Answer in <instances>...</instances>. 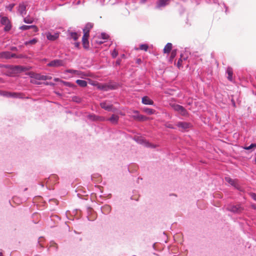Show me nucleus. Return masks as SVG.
Masks as SVG:
<instances>
[{"label":"nucleus","mask_w":256,"mask_h":256,"mask_svg":"<svg viewBox=\"0 0 256 256\" xmlns=\"http://www.w3.org/2000/svg\"><path fill=\"white\" fill-rule=\"evenodd\" d=\"M14 4H10V10H12V8H14Z\"/></svg>","instance_id":"de8ad7c7"},{"label":"nucleus","mask_w":256,"mask_h":256,"mask_svg":"<svg viewBox=\"0 0 256 256\" xmlns=\"http://www.w3.org/2000/svg\"><path fill=\"white\" fill-rule=\"evenodd\" d=\"M69 34L71 38H72L74 40L78 39V35L76 32H70Z\"/></svg>","instance_id":"5701e85b"},{"label":"nucleus","mask_w":256,"mask_h":256,"mask_svg":"<svg viewBox=\"0 0 256 256\" xmlns=\"http://www.w3.org/2000/svg\"><path fill=\"white\" fill-rule=\"evenodd\" d=\"M182 60L180 58L177 62V66L180 68L182 65Z\"/></svg>","instance_id":"4c0bfd02"},{"label":"nucleus","mask_w":256,"mask_h":256,"mask_svg":"<svg viewBox=\"0 0 256 256\" xmlns=\"http://www.w3.org/2000/svg\"><path fill=\"white\" fill-rule=\"evenodd\" d=\"M169 0H159L157 2V8H160L166 6L168 4Z\"/></svg>","instance_id":"ddd939ff"},{"label":"nucleus","mask_w":256,"mask_h":256,"mask_svg":"<svg viewBox=\"0 0 256 256\" xmlns=\"http://www.w3.org/2000/svg\"><path fill=\"white\" fill-rule=\"evenodd\" d=\"M251 207L254 210H256V204H251Z\"/></svg>","instance_id":"a18cd8bd"},{"label":"nucleus","mask_w":256,"mask_h":256,"mask_svg":"<svg viewBox=\"0 0 256 256\" xmlns=\"http://www.w3.org/2000/svg\"><path fill=\"white\" fill-rule=\"evenodd\" d=\"M176 55V50H172L170 56V61L172 62V60L175 58Z\"/></svg>","instance_id":"a878e982"},{"label":"nucleus","mask_w":256,"mask_h":256,"mask_svg":"<svg viewBox=\"0 0 256 256\" xmlns=\"http://www.w3.org/2000/svg\"><path fill=\"white\" fill-rule=\"evenodd\" d=\"M144 111L149 114H152L155 112V110L150 108H145L144 109Z\"/></svg>","instance_id":"b1692460"},{"label":"nucleus","mask_w":256,"mask_h":256,"mask_svg":"<svg viewBox=\"0 0 256 256\" xmlns=\"http://www.w3.org/2000/svg\"><path fill=\"white\" fill-rule=\"evenodd\" d=\"M112 54L113 58H116L118 56V52L116 50H114Z\"/></svg>","instance_id":"e433bc0d"},{"label":"nucleus","mask_w":256,"mask_h":256,"mask_svg":"<svg viewBox=\"0 0 256 256\" xmlns=\"http://www.w3.org/2000/svg\"><path fill=\"white\" fill-rule=\"evenodd\" d=\"M87 82L86 80H81V87H84L86 86Z\"/></svg>","instance_id":"c9c22d12"},{"label":"nucleus","mask_w":256,"mask_h":256,"mask_svg":"<svg viewBox=\"0 0 256 256\" xmlns=\"http://www.w3.org/2000/svg\"><path fill=\"white\" fill-rule=\"evenodd\" d=\"M11 27H12V26L10 24V23L8 24V25H6L5 27L4 28V31L7 32V31L10 30L11 28Z\"/></svg>","instance_id":"473e14b6"},{"label":"nucleus","mask_w":256,"mask_h":256,"mask_svg":"<svg viewBox=\"0 0 256 256\" xmlns=\"http://www.w3.org/2000/svg\"><path fill=\"white\" fill-rule=\"evenodd\" d=\"M256 148V144H252L250 146H244V149L246 150H250L252 148Z\"/></svg>","instance_id":"cd10ccee"},{"label":"nucleus","mask_w":256,"mask_h":256,"mask_svg":"<svg viewBox=\"0 0 256 256\" xmlns=\"http://www.w3.org/2000/svg\"><path fill=\"white\" fill-rule=\"evenodd\" d=\"M64 65V62L61 60H54L48 64L49 66L58 67Z\"/></svg>","instance_id":"7ed1b4c3"},{"label":"nucleus","mask_w":256,"mask_h":256,"mask_svg":"<svg viewBox=\"0 0 256 256\" xmlns=\"http://www.w3.org/2000/svg\"><path fill=\"white\" fill-rule=\"evenodd\" d=\"M1 23L2 24L6 26L10 24V22L7 17L4 16L1 19Z\"/></svg>","instance_id":"a211bd4d"},{"label":"nucleus","mask_w":256,"mask_h":256,"mask_svg":"<svg viewBox=\"0 0 256 256\" xmlns=\"http://www.w3.org/2000/svg\"><path fill=\"white\" fill-rule=\"evenodd\" d=\"M10 96L8 97H12V98H18L20 95V94L16 92H9Z\"/></svg>","instance_id":"7c9ffc66"},{"label":"nucleus","mask_w":256,"mask_h":256,"mask_svg":"<svg viewBox=\"0 0 256 256\" xmlns=\"http://www.w3.org/2000/svg\"><path fill=\"white\" fill-rule=\"evenodd\" d=\"M134 114H136V115H135V116H132V117H133V118H134V119H135V120H138V118H136V117H138V115H139V114H138V111L136 110V111H134Z\"/></svg>","instance_id":"a19ab883"},{"label":"nucleus","mask_w":256,"mask_h":256,"mask_svg":"<svg viewBox=\"0 0 256 256\" xmlns=\"http://www.w3.org/2000/svg\"><path fill=\"white\" fill-rule=\"evenodd\" d=\"M38 42V39L36 38H34L32 40H29V41L26 42H24V44L26 46L29 45V44L30 45H34V44H35Z\"/></svg>","instance_id":"f3484780"},{"label":"nucleus","mask_w":256,"mask_h":256,"mask_svg":"<svg viewBox=\"0 0 256 256\" xmlns=\"http://www.w3.org/2000/svg\"><path fill=\"white\" fill-rule=\"evenodd\" d=\"M250 196L254 200L256 201V194L252 192L250 194Z\"/></svg>","instance_id":"58836bf2"},{"label":"nucleus","mask_w":256,"mask_h":256,"mask_svg":"<svg viewBox=\"0 0 256 256\" xmlns=\"http://www.w3.org/2000/svg\"><path fill=\"white\" fill-rule=\"evenodd\" d=\"M190 124L186 122H178L176 124V126L179 128H181L182 130H186L190 128Z\"/></svg>","instance_id":"1a4fd4ad"},{"label":"nucleus","mask_w":256,"mask_h":256,"mask_svg":"<svg viewBox=\"0 0 256 256\" xmlns=\"http://www.w3.org/2000/svg\"><path fill=\"white\" fill-rule=\"evenodd\" d=\"M66 72H68L74 74H79L78 71L76 70H68Z\"/></svg>","instance_id":"72a5a7b5"},{"label":"nucleus","mask_w":256,"mask_h":256,"mask_svg":"<svg viewBox=\"0 0 256 256\" xmlns=\"http://www.w3.org/2000/svg\"><path fill=\"white\" fill-rule=\"evenodd\" d=\"M0 94L6 97H8L10 96L9 92L4 91H0Z\"/></svg>","instance_id":"2f4dec72"},{"label":"nucleus","mask_w":256,"mask_h":256,"mask_svg":"<svg viewBox=\"0 0 256 256\" xmlns=\"http://www.w3.org/2000/svg\"><path fill=\"white\" fill-rule=\"evenodd\" d=\"M95 218H96V216H92V218H88V219H89L90 220H94Z\"/></svg>","instance_id":"09e8293b"},{"label":"nucleus","mask_w":256,"mask_h":256,"mask_svg":"<svg viewBox=\"0 0 256 256\" xmlns=\"http://www.w3.org/2000/svg\"><path fill=\"white\" fill-rule=\"evenodd\" d=\"M146 0H142V2H146Z\"/></svg>","instance_id":"864d4df0"},{"label":"nucleus","mask_w":256,"mask_h":256,"mask_svg":"<svg viewBox=\"0 0 256 256\" xmlns=\"http://www.w3.org/2000/svg\"><path fill=\"white\" fill-rule=\"evenodd\" d=\"M10 50H13V51H16L17 50V48L16 47H15V46H13V47H12L10 48Z\"/></svg>","instance_id":"c03bdc74"},{"label":"nucleus","mask_w":256,"mask_h":256,"mask_svg":"<svg viewBox=\"0 0 256 256\" xmlns=\"http://www.w3.org/2000/svg\"><path fill=\"white\" fill-rule=\"evenodd\" d=\"M226 72L228 74V80L232 81V69L230 67H228L226 70Z\"/></svg>","instance_id":"4468645a"},{"label":"nucleus","mask_w":256,"mask_h":256,"mask_svg":"<svg viewBox=\"0 0 256 256\" xmlns=\"http://www.w3.org/2000/svg\"><path fill=\"white\" fill-rule=\"evenodd\" d=\"M104 41H102V40H98V41H97V43L99 44H102V43H104Z\"/></svg>","instance_id":"3c124183"},{"label":"nucleus","mask_w":256,"mask_h":256,"mask_svg":"<svg viewBox=\"0 0 256 256\" xmlns=\"http://www.w3.org/2000/svg\"><path fill=\"white\" fill-rule=\"evenodd\" d=\"M94 24L91 22L87 23L82 30L84 35L82 38V43L83 48L86 50H88L90 48L89 42L88 38L90 36V31L93 28Z\"/></svg>","instance_id":"f257e3e1"},{"label":"nucleus","mask_w":256,"mask_h":256,"mask_svg":"<svg viewBox=\"0 0 256 256\" xmlns=\"http://www.w3.org/2000/svg\"><path fill=\"white\" fill-rule=\"evenodd\" d=\"M178 112L183 116H186L188 114V112L182 106L178 111Z\"/></svg>","instance_id":"4be33fe9"},{"label":"nucleus","mask_w":256,"mask_h":256,"mask_svg":"<svg viewBox=\"0 0 256 256\" xmlns=\"http://www.w3.org/2000/svg\"><path fill=\"white\" fill-rule=\"evenodd\" d=\"M32 26L24 25L20 27V29L22 30H25L31 28Z\"/></svg>","instance_id":"c756f323"},{"label":"nucleus","mask_w":256,"mask_h":256,"mask_svg":"<svg viewBox=\"0 0 256 256\" xmlns=\"http://www.w3.org/2000/svg\"><path fill=\"white\" fill-rule=\"evenodd\" d=\"M80 75H81V78H82V72L80 74Z\"/></svg>","instance_id":"4d7b16f0"},{"label":"nucleus","mask_w":256,"mask_h":256,"mask_svg":"<svg viewBox=\"0 0 256 256\" xmlns=\"http://www.w3.org/2000/svg\"><path fill=\"white\" fill-rule=\"evenodd\" d=\"M31 28H34V32H37L38 30V29L37 28V26L34 25H32Z\"/></svg>","instance_id":"ea45409f"},{"label":"nucleus","mask_w":256,"mask_h":256,"mask_svg":"<svg viewBox=\"0 0 256 256\" xmlns=\"http://www.w3.org/2000/svg\"><path fill=\"white\" fill-rule=\"evenodd\" d=\"M136 118H138V120H141V121H144V120H146L148 118L146 117L145 116H144L142 115H138V117H136Z\"/></svg>","instance_id":"c85d7f7f"},{"label":"nucleus","mask_w":256,"mask_h":256,"mask_svg":"<svg viewBox=\"0 0 256 256\" xmlns=\"http://www.w3.org/2000/svg\"><path fill=\"white\" fill-rule=\"evenodd\" d=\"M142 103L144 104L152 105L154 102L152 100L150 99L148 96H144L142 98Z\"/></svg>","instance_id":"9d476101"},{"label":"nucleus","mask_w":256,"mask_h":256,"mask_svg":"<svg viewBox=\"0 0 256 256\" xmlns=\"http://www.w3.org/2000/svg\"><path fill=\"white\" fill-rule=\"evenodd\" d=\"M54 80L55 82H62V80H60V78H54Z\"/></svg>","instance_id":"49530a36"},{"label":"nucleus","mask_w":256,"mask_h":256,"mask_svg":"<svg viewBox=\"0 0 256 256\" xmlns=\"http://www.w3.org/2000/svg\"><path fill=\"white\" fill-rule=\"evenodd\" d=\"M111 210V207L108 205H105L102 207V211L104 213L108 214Z\"/></svg>","instance_id":"aec40b11"},{"label":"nucleus","mask_w":256,"mask_h":256,"mask_svg":"<svg viewBox=\"0 0 256 256\" xmlns=\"http://www.w3.org/2000/svg\"><path fill=\"white\" fill-rule=\"evenodd\" d=\"M136 62L138 64H140L142 63V60L140 58H137L136 60Z\"/></svg>","instance_id":"37998d69"},{"label":"nucleus","mask_w":256,"mask_h":256,"mask_svg":"<svg viewBox=\"0 0 256 256\" xmlns=\"http://www.w3.org/2000/svg\"><path fill=\"white\" fill-rule=\"evenodd\" d=\"M97 88L104 91H108L110 90H114L116 88V86L112 84H108L97 83L95 84Z\"/></svg>","instance_id":"f03ea898"},{"label":"nucleus","mask_w":256,"mask_h":256,"mask_svg":"<svg viewBox=\"0 0 256 256\" xmlns=\"http://www.w3.org/2000/svg\"><path fill=\"white\" fill-rule=\"evenodd\" d=\"M225 180L226 182H228L232 186L238 188V184L236 183V180H232L229 177H226Z\"/></svg>","instance_id":"f8f14e48"},{"label":"nucleus","mask_w":256,"mask_h":256,"mask_svg":"<svg viewBox=\"0 0 256 256\" xmlns=\"http://www.w3.org/2000/svg\"><path fill=\"white\" fill-rule=\"evenodd\" d=\"M76 82L78 84L80 85V80H76Z\"/></svg>","instance_id":"603ef678"},{"label":"nucleus","mask_w":256,"mask_h":256,"mask_svg":"<svg viewBox=\"0 0 256 256\" xmlns=\"http://www.w3.org/2000/svg\"><path fill=\"white\" fill-rule=\"evenodd\" d=\"M148 46L146 44H142L140 46V50H144L145 52H146L148 50Z\"/></svg>","instance_id":"bb28decb"},{"label":"nucleus","mask_w":256,"mask_h":256,"mask_svg":"<svg viewBox=\"0 0 256 256\" xmlns=\"http://www.w3.org/2000/svg\"><path fill=\"white\" fill-rule=\"evenodd\" d=\"M171 106L174 110L178 112L182 106L178 104H172L171 105Z\"/></svg>","instance_id":"393cba45"},{"label":"nucleus","mask_w":256,"mask_h":256,"mask_svg":"<svg viewBox=\"0 0 256 256\" xmlns=\"http://www.w3.org/2000/svg\"><path fill=\"white\" fill-rule=\"evenodd\" d=\"M46 34L48 40L51 41L56 40L59 36V34L57 32L54 33V34H52L50 32H47Z\"/></svg>","instance_id":"423d86ee"},{"label":"nucleus","mask_w":256,"mask_h":256,"mask_svg":"<svg viewBox=\"0 0 256 256\" xmlns=\"http://www.w3.org/2000/svg\"><path fill=\"white\" fill-rule=\"evenodd\" d=\"M31 76L32 78H34L38 80H46L50 79V78H49L48 76L41 75L39 74H33Z\"/></svg>","instance_id":"6e6552de"},{"label":"nucleus","mask_w":256,"mask_h":256,"mask_svg":"<svg viewBox=\"0 0 256 256\" xmlns=\"http://www.w3.org/2000/svg\"><path fill=\"white\" fill-rule=\"evenodd\" d=\"M172 49V44L171 43H168L164 48V53H169Z\"/></svg>","instance_id":"2eb2a0df"},{"label":"nucleus","mask_w":256,"mask_h":256,"mask_svg":"<svg viewBox=\"0 0 256 256\" xmlns=\"http://www.w3.org/2000/svg\"><path fill=\"white\" fill-rule=\"evenodd\" d=\"M24 22L26 24H32L34 22V18L30 16H26L24 18Z\"/></svg>","instance_id":"412c9836"},{"label":"nucleus","mask_w":256,"mask_h":256,"mask_svg":"<svg viewBox=\"0 0 256 256\" xmlns=\"http://www.w3.org/2000/svg\"><path fill=\"white\" fill-rule=\"evenodd\" d=\"M254 162H255V164H256V157L255 158V159H254Z\"/></svg>","instance_id":"6e6d98bb"},{"label":"nucleus","mask_w":256,"mask_h":256,"mask_svg":"<svg viewBox=\"0 0 256 256\" xmlns=\"http://www.w3.org/2000/svg\"><path fill=\"white\" fill-rule=\"evenodd\" d=\"M4 66L2 64H0V68H2Z\"/></svg>","instance_id":"5fc2aeb1"},{"label":"nucleus","mask_w":256,"mask_h":256,"mask_svg":"<svg viewBox=\"0 0 256 256\" xmlns=\"http://www.w3.org/2000/svg\"><path fill=\"white\" fill-rule=\"evenodd\" d=\"M79 2H80V1L78 0V1L77 2V3H78V4H79Z\"/></svg>","instance_id":"13d9d810"},{"label":"nucleus","mask_w":256,"mask_h":256,"mask_svg":"<svg viewBox=\"0 0 256 256\" xmlns=\"http://www.w3.org/2000/svg\"><path fill=\"white\" fill-rule=\"evenodd\" d=\"M101 37L103 40H107L108 38V36L105 33H102L101 34Z\"/></svg>","instance_id":"f704fd0d"},{"label":"nucleus","mask_w":256,"mask_h":256,"mask_svg":"<svg viewBox=\"0 0 256 256\" xmlns=\"http://www.w3.org/2000/svg\"><path fill=\"white\" fill-rule=\"evenodd\" d=\"M119 117L118 116L113 114L112 116L109 118V120L113 123V124H116L118 122Z\"/></svg>","instance_id":"dca6fc26"},{"label":"nucleus","mask_w":256,"mask_h":256,"mask_svg":"<svg viewBox=\"0 0 256 256\" xmlns=\"http://www.w3.org/2000/svg\"><path fill=\"white\" fill-rule=\"evenodd\" d=\"M14 71H16L18 72H23L26 70V68L20 66H15L14 68Z\"/></svg>","instance_id":"6ab92c4d"},{"label":"nucleus","mask_w":256,"mask_h":256,"mask_svg":"<svg viewBox=\"0 0 256 256\" xmlns=\"http://www.w3.org/2000/svg\"><path fill=\"white\" fill-rule=\"evenodd\" d=\"M100 105V106L102 108H104V110H106L110 111V110H112V104H108L106 102H101Z\"/></svg>","instance_id":"9b49d317"},{"label":"nucleus","mask_w":256,"mask_h":256,"mask_svg":"<svg viewBox=\"0 0 256 256\" xmlns=\"http://www.w3.org/2000/svg\"><path fill=\"white\" fill-rule=\"evenodd\" d=\"M12 58H17L16 54L10 52H0V58L10 59Z\"/></svg>","instance_id":"20e7f679"},{"label":"nucleus","mask_w":256,"mask_h":256,"mask_svg":"<svg viewBox=\"0 0 256 256\" xmlns=\"http://www.w3.org/2000/svg\"><path fill=\"white\" fill-rule=\"evenodd\" d=\"M74 46L76 47V48H78V46H79V43L78 42H75L74 43Z\"/></svg>","instance_id":"8fccbe9b"},{"label":"nucleus","mask_w":256,"mask_h":256,"mask_svg":"<svg viewBox=\"0 0 256 256\" xmlns=\"http://www.w3.org/2000/svg\"><path fill=\"white\" fill-rule=\"evenodd\" d=\"M228 210L234 212H240L243 210V208L240 205H236L230 206Z\"/></svg>","instance_id":"0eeeda50"},{"label":"nucleus","mask_w":256,"mask_h":256,"mask_svg":"<svg viewBox=\"0 0 256 256\" xmlns=\"http://www.w3.org/2000/svg\"><path fill=\"white\" fill-rule=\"evenodd\" d=\"M26 4L24 2H22L19 4L18 10L22 16L26 14Z\"/></svg>","instance_id":"39448f33"},{"label":"nucleus","mask_w":256,"mask_h":256,"mask_svg":"<svg viewBox=\"0 0 256 256\" xmlns=\"http://www.w3.org/2000/svg\"><path fill=\"white\" fill-rule=\"evenodd\" d=\"M62 82L65 85V86H72V84L70 83L69 82H64L62 81Z\"/></svg>","instance_id":"79ce46f5"}]
</instances>
